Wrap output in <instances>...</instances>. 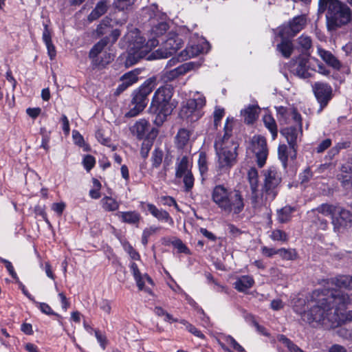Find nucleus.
Instances as JSON below:
<instances>
[{
    "instance_id": "obj_54",
    "label": "nucleus",
    "mask_w": 352,
    "mask_h": 352,
    "mask_svg": "<svg viewBox=\"0 0 352 352\" xmlns=\"http://www.w3.org/2000/svg\"><path fill=\"white\" fill-rule=\"evenodd\" d=\"M168 30V24L164 22L160 23L157 26H155L152 29V32L155 35L163 34Z\"/></svg>"
},
{
    "instance_id": "obj_22",
    "label": "nucleus",
    "mask_w": 352,
    "mask_h": 352,
    "mask_svg": "<svg viewBox=\"0 0 352 352\" xmlns=\"http://www.w3.org/2000/svg\"><path fill=\"white\" fill-rule=\"evenodd\" d=\"M292 70L294 74L302 78H307L311 76L309 60L305 58H298L293 65Z\"/></svg>"
},
{
    "instance_id": "obj_46",
    "label": "nucleus",
    "mask_w": 352,
    "mask_h": 352,
    "mask_svg": "<svg viewBox=\"0 0 352 352\" xmlns=\"http://www.w3.org/2000/svg\"><path fill=\"white\" fill-rule=\"evenodd\" d=\"M154 312L158 316H164V320L166 322H173L177 321L176 319L173 318L170 314L167 313L160 307H155L154 309Z\"/></svg>"
},
{
    "instance_id": "obj_1",
    "label": "nucleus",
    "mask_w": 352,
    "mask_h": 352,
    "mask_svg": "<svg viewBox=\"0 0 352 352\" xmlns=\"http://www.w3.org/2000/svg\"><path fill=\"white\" fill-rule=\"evenodd\" d=\"M349 302L347 294L328 287L314 291L307 300H296L294 311L314 327L324 324L335 327L352 320V311L346 310Z\"/></svg>"
},
{
    "instance_id": "obj_21",
    "label": "nucleus",
    "mask_w": 352,
    "mask_h": 352,
    "mask_svg": "<svg viewBox=\"0 0 352 352\" xmlns=\"http://www.w3.org/2000/svg\"><path fill=\"white\" fill-rule=\"evenodd\" d=\"M142 206L145 205L148 211L158 221L168 223L170 226L173 225L174 221L168 212L166 210L158 209L154 204L150 203H142Z\"/></svg>"
},
{
    "instance_id": "obj_62",
    "label": "nucleus",
    "mask_w": 352,
    "mask_h": 352,
    "mask_svg": "<svg viewBox=\"0 0 352 352\" xmlns=\"http://www.w3.org/2000/svg\"><path fill=\"white\" fill-rule=\"evenodd\" d=\"M42 38L45 44L52 43V33L50 30L48 28L47 25H44V30L43 32Z\"/></svg>"
},
{
    "instance_id": "obj_5",
    "label": "nucleus",
    "mask_w": 352,
    "mask_h": 352,
    "mask_svg": "<svg viewBox=\"0 0 352 352\" xmlns=\"http://www.w3.org/2000/svg\"><path fill=\"white\" fill-rule=\"evenodd\" d=\"M319 7L328 8L326 17L329 30L352 22V10L342 1H319Z\"/></svg>"
},
{
    "instance_id": "obj_8",
    "label": "nucleus",
    "mask_w": 352,
    "mask_h": 352,
    "mask_svg": "<svg viewBox=\"0 0 352 352\" xmlns=\"http://www.w3.org/2000/svg\"><path fill=\"white\" fill-rule=\"evenodd\" d=\"M281 182L280 173L272 167L265 173L264 195L265 201H272L278 194V188Z\"/></svg>"
},
{
    "instance_id": "obj_63",
    "label": "nucleus",
    "mask_w": 352,
    "mask_h": 352,
    "mask_svg": "<svg viewBox=\"0 0 352 352\" xmlns=\"http://www.w3.org/2000/svg\"><path fill=\"white\" fill-rule=\"evenodd\" d=\"M65 204L64 202L54 203L52 205V210L54 211L58 215H61L65 208Z\"/></svg>"
},
{
    "instance_id": "obj_56",
    "label": "nucleus",
    "mask_w": 352,
    "mask_h": 352,
    "mask_svg": "<svg viewBox=\"0 0 352 352\" xmlns=\"http://www.w3.org/2000/svg\"><path fill=\"white\" fill-rule=\"evenodd\" d=\"M0 261L5 265L6 267L7 270L8 271L9 274H10V276L14 279L18 280L19 278H18L17 274L15 272L12 263L9 261L4 259V258H1Z\"/></svg>"
},
{
    "instance_id": "obj_23",
    "label": "nucleus",
    "mask_w": 352,
    "mask_h": 352,
    "mask_svg": "<svg viewBox=\"0 0 352 352\" xmlns=\"http://www.w3.org/2000/svg\"><path fill=\"white\" fill-rule=\"evenodd\" d=\"M140 72L137 69L129 72L124 74L121 78V84L118 86L117 91L120 93L131 86L138 80Z\"/></svg>"
},
{
    "instance_id": "obj_51",
    "label": "nucleus",
    "mask_w": 352,
    "mask_h": 352,
    "mask_svg": "<svg viewBox=\"0 0 352 352\" xmlns=\"http://www.w3.org/2000/svg\"><path fill=\"white\" fill-rule=\"evenodd\" d=\"M226 342L234 350L239 352H246L245 349L231 336H228L226 338Z\"/></svg>"
},
{
    "instance_id": "obj_24",
    "label": "nucleus",
    "mask_w": 352,
    "mask_h": 352,
    "mask_svg": "<svg viewBox=\"0 0 352 352\" xmlns=\"http://www.w3.org/2000/svg\"><path fill=\"white\" fill-rule=\"evenodd\" d=\"M338 179L344 186H352V160L342 165Z\"/></svg>"
},
{
    "instance_id": "obj_37",
    "label": "nucleus",
    "mask_w": 352,
    "mask_h": 352,
    "mask_svg": "<svg viewBox=\"0 0 352 352\" xmlns=\"http://www.w3.org/2000/svg\"><path fill=\"white\" fill-rule=\"evenodd\" d=\"M244 121L248 124L252 123L258 117V109L255 106H249L241 111Z\"/></svg>"
},
{
    "instance_id": "obj_52",
    "label": "nucleus",
    "mask_w": 352,
    "mask_h": 352,
    "mask_svg": "<svg viewBox=\"0 0 352 352\" xmlns=\"http://www.w3.org/2000/svg\"><path fill=\"white\" fill-rule=\"evenodd\" d=\"M152 147V142L149 140H145L142 144L140 151L141 155L145 158L148 156V154Z\"/></svg>"
},
{
    "instance_id": "obj_9",
    "label": "nucleus",
    "mask_w": 352,
    "mask_h": 352,
    "mask_svg": "<svg viewBox=\"0 0 352 352\" xmlns=\"http://www.w3.org/2000/svg\"><path fill=\"white\" fill-rule=\"evenodd\" d=\"M175 177L177 179H182L186 192L191 190L194 186L195 179L191 172V164L186 156L177 160Z\"/></svg>"
},
{
    "instance_id": "obj_44",
    "label": "nucleus",
    "mask_w": 352,
    "mask_h": 352,
    "mask_svg": "<svg viewBox=\"0 0 352 352\" xmlns=\"http://www.w3.org/2000/svg\"><path fill=\"white\" fill-rule=\"evenodd\" d=\"M287 146L285 144L280 145L278 148V158L281 161L284 168L287 166V162L288 160V151Z\"/></svg>"
},
{
    "instance_id": "obj_13",
    "label": "nucleus",
    "mask_w": 352,
    "mask_h": 352,
    "mask_svg": "<svg viewBox=\"0 0 352 352\" xmlns=\"http://www.w3.org/2000/svg\"><path fill=\"white\" fill-rule=\"evenodd\" d=\"M228 199L222 209L223 211L230 214H238L243 210L244 201L239 190H232Z\"/></svg>"
},
{
    "instance_id": "obj_34",
    "label": "nucleus",
    "mask_w": 352,
    "mask_h": 352,
    "mask_svg": "<svg viewBox=\"0 0 352 352\" xmlns=\"http://www.w3.org/2000/svg\"><path fill=\"white\" fill-rule=\"evenodd\" d=\"M280 38H282V41L277 45V50L283 56L288 58L293 51V45L291 41L288 39L289 37L284 36Z\"/></svg>"
},
{
    "instance_id": "obj_32",
    "label": "nucleus",
    "mask_w": 352,
    "mask_h": 352,
    "mask_svg": "<svg viewBox=\"0 0 352 352\" xmlns=\"http://www.w3.org/2000/svg\"><path fill=\"white\" fill-rule=\"evenodd\" d=\"M331 285H335L339 289L345 288L352 289V276L342 275L332 279L330 283Z\"/></svg>"
},
{
    "instance_id": "obj_2",
    "label": "nucleus",
    "mask_w": 352,
    "mask_h": 352,
    "mask_svg": "<svg viewBox=\"0 0 352 352\" xmlns=\"http://www.w3.org/2000/svg\"><path fill=\"white\" fill-rule=\"evenodd\" d=\"M124 40L128 43V56L125 62L126 66L135 64L142 58L149 60L166 58L176 53L183 44L178 36H170L166 41L163 47L151 52L157 46L159 41L156 38H151L145 43V39L137 29L129 31L124 36Z\"/></svg>"
},
{
    "instance_id": "obj_4",
    "label": "nucleus",
    "mask_w": 352,
    "mask_h": 352,
    "mask_svg": "<svg viewBox=\"0 0 352 352\" xmlns=\"http://www.w3.org/2000/svg\"><path fill=\"white\" fill-rule=\"evenodd\" d=\"M173 88L171 85H165L160 87L153 96L149 111L155 114L154 123L161 126L176 107L177 103L172 100Z\"/></svg>"
},
{
    "instance_id": "obj_14",
    "label": "nucleus",
    "mask_w": 352,
    "mask_h": 352,
    "mask_svg": "<svg viewBox=\"0 0 352 352\" xmlns=\"http://www.w3.org/2000/svg\"><path fill=\"white\" fill-rule=\"evenodd\" d=\"M252 151L254 153L258 165L262 167L267 156V148L265 138L261 135H255L252 140Z\"/></svg>"
},
{
    "instance_id": "obj_45",
    "label": "nucleus",
    "mask_w": 352,
    "mask_h": 352,
    "mask_svg": "<svg viewBox=\"0 0 352 352\" xmlns=\"http://www.w3.org/2000/svg\"><path fill=\"white\" fill-rule=\"evenodd\" d=\"M270 237L273 241L285 242L287 241V234L280 230H274L272 231Z\"/></svg>"
},
{
    "instance_id": "obj_6",
    "label": "nucleus",
    "mask_w": 352,
    "mask_h": 352,
    "mask_svg": "<svg viewBox=\"0 0 352 352\" xmlns=\"http://www.w3.org/2000/svg\"><path fill=\"white\" fill-rule=\"evenodd\" d=\"M155 86L156 79L150 78L133 91L129 110L125 114L126 117H135L145 109L148 103V96L152 92Z\"/></svg>"
},
{
    "instance_id": "obj_19",
    "label": "nucleus",
    "mask_w": 352,
    "mask_h": 352,
    "mask_svg": "<svg viewBox=\"0 0 352 352\" xmlns=\"http://www.w3.org/2000/svg\"><path fill=\"white\" fill-rule=\"evenodd\" d=\"M232 191L223 185H217L212 190V200L222 210Z\"/></svg>"
},
{
    "instance_id": "obj_50",
    "label": "nucleus",
    "mask_w": 352,
    "mask_h": 352,
    "mask_svg": "<svg viewBox=\"0 0 352 352\" xmlns=\"http://www.w3.org/2000/svg\"><path fill=\"white\" fill-rule=\"evenodd\" d=\"M82 164H83L85 168L87 171H89L94 166V165L96 164L95 158L90 155H87L84 157Z\"/></svg>"
},
{
    "instance_id": "obj_31",
    "label": "nucleus",
    "mask_w": 352,
    "mask_h": 352,
    "mask_svg": "<svg viewBox=\"0 0 352 352\" xmlns=\"http://www.w3.org/2000/svg\"><path fill=\"white\" fill-rule=\"evenodd\" d=\"M109 43V37H104L97 42L90 50L89 53V59L94 58L95 57L100 55L101 54L107 52L105 48Z\"/></svg>"
},
{
    "instance_id": "obj_47",
    "label": "nucleus",
    "mask_w": 352,
    "mask_h": 352,
    "mask_svg": "<svg viewBox=\"0 0 352 352\" xmlns=\"http://www.w3.org/2000/svg\"><path fill=\"white\" fill-rule=\"evenodd\" d=\"M199 169L201 175L206 173L208 170L206 155L204 153H199L198 160Z\"/></svg>"
},
{
    "instance_id": "obj_49",
    "label": "nucleus",
    "mask_w": 352,
    "mask_h": 352,
    "mask_svg": "<svg viewBox=\"0 0 352 352\" xmlns=\"http://www.w3.org/2000/svg\"><path fill=\"white\" fill-rule=\"evenodd\" d=\"M298 42L304 50H308L311 46V39L308 36L302 35L298 38Z\"/></svg>"
},
{
    "instance_id": "obj_25",
    "label": "nucleus",
    "mask_w": 352,
    "mask_h": 352,
    "mask_svg": "<svg viewBox=\"0 0 352 352\" xmlns=\"http://www.w3.org/2000/svg\"><path fill=\"white\" fill-rule=\"evenodd\" d=\"M130 269L136 281L137 285L140 290L144 289V285L146 280L150 284H153V280L148 276L146 274H141L136 263H131L130 265Z\"/></svg>"
},
{
    "instance_id": "obj_12",
    "label": "nucleus",
    "mask_w": 352,
    "mask_h": 352,
    "mask_svg": "<svg viewBox=\"0 0 352 352\" xmlns=\"http://www.w3.org/2000/svg\"><path fill=\"white\" fill-rule=\"evenodd\" d=\"M280 133L286 138L291 148L294 150V154L290 155V157L294 159L296 156L295 146L297 142L300 141L302 135V122L296 124L295 126H290L283 128L281 129Z\"/></svg>"
},
{
    "instance_id": "obj_55",
    "label": "nucleus",
    "mask_w": 352,
    "mask_h": 352,
    "mask_svg": "<svg viewBox=\"0 0 352 352\" xmlns=\"http://www.w3.org/2000/svg\"><path fill=\"white\" fill-rule=\"evenodd\" d=\"M111 20L108 18L104 19L102 22L98 26L96 29L97 34L98 35H103L107 32L105 30L109 25H110Z\"/></svg>"
},
{
    "instance_id": "obj_59",
    "label": "nucleus",
    "mask_w": 352,
    "mask_h": 352,
    "mask_svg": "<svg viewBox=\"0 0 352 352\" xmlns=\"http://www.w3.org/2000/svg\"><path fill=\"white\" fill-rule=\"evenodd\" d=\"M161 202L164 206H174L177 210H179L178 206L175 201V200L169 196H164L161 197Z\"/></svg>"
},
{
    "instance_id": "obj_17",
    "label": "nucleus",
    "mask_w": 352,
    "mask_h": 352,
    "mask_svg": "<svg viewBox=\"0 0 352 352\" xmlns=\"http://www.w3.org/2000/svg\"><path fill=\"white\" fill-rule=\"evenodd\" d=\"M332 224L337 232L350 228L352 226V213L340 207L337 215L333 217Z\"/></svg>"
},
{
    "instance_id": "obj_15",
    "label": "nucleus",
    "mask_w": 352,
    "mask_h": 352,
    "mask_svg": "<svg viewBox=\"0 0 352 352\" xmlns=\"http://www.w3.org/2000/svg\"><path fill=\"white\" fill-rule=\"evenodd\" d=\"M278 119L280 124H292L302 122L301 116L294 108L284 107L283 106L276 107Z\"/></svg>"
},
{
    "instance_id": "obj_11",
    "label": "nucleus",
    "mask_w": 352,
    "mask_h": 352,
    "mask_svg": "<svg viewBox=\"0 0 352 352\" xmlns=\"http://www.w3.org/2000/svg\"><path fill=\"white\" fill-rule=\"evenodd\" d=\"M339 208V206L336 205L322 204L316 208L313 209L309 213L316 214L318 221L316 223L318 225L320 228L325 230L327 228L328 222L326 220L320 219L319 214L324 217H330L331 218V222H333V217L337 215Z\"/></svg>"
},
{
    "instance_id": "obj_40",
    "label": "nucleus",
    "mask_w": 352,
    "mask_h": 352,
    "mask_svg": "<svg viewBox=\"0 0 352 352\" xmlns=\"http://www.w3.org/2000/svg\"><path fill=\"white\" fill-rule=\"evenodd\" d=\"M278 340L287 347L289 352H304L301 349L283 335L278 337Z\"/></svg>"
},
{
    "instance_id": "obj_43",
    "label": "nucleus",
    "mask_w": 352,
    "mask_h": 352,
    "mask_svg": "<svg viewBox=\"0 0 352 352\" xmlns=\"http://www.w3.org/2000/svg\"><path fill=\"white\" fill-rule=\"evenodd\" d=\"M163 152L160 149H155L152 153L151 162L153 168H158L162 162Z\"/></svg>"
},
{
    "instance_id": "obj_3",
    "label": "nucleus",
    "mask_w": 352,
    "mask_h": 352,
    "mask_svg": "<svg viewBox=\"0 0 352 352\" xmlns=\"http://www.w3.org/2000/svg\"><path fill=\"white\" fill-rule=\"evenodd\" d=\"M232 129V123L228 118L225 126L224 133L218 135L214 142V148L217 155V167L222 172L228 171L236 163L237 144L230 140Z\"/></svg>"
},
{
    "instance_id": "obj_18",
    "label": "nucleus",
    "mask_w": 352,
    "mask_h": 352,
    "mask_svg": "<svg viewBox=\"0 0 352 352\" xmlns=\"http://www.w3.org/2000/svg\"><path fill=\"white\" fill-rule=\"evenodd\" d=\"M313 90L321 107L326 106L331 98V87L327 84L316 82L313 86Z\"/></svg>"
},
{
    "instance_id": "obj_33",
    "label": "nucleus",
    "mask_w": 352,
    "mask_h": 352,
    "mask_svg": "<svg viewBox=\"0 0 352 352\" xmlns=\"http://www.w3.org/2000/svg\"><path fill=\"white\" fill-rule=\"evenodd\" d=\"M254 279L250 276H243L239 278L234 283V287L239 292H245L254 285Z\"/></svg>"
},
{
    "instance_id": "obj_61",
    "label": "nucleus",
    "mask_w": 352,
    "mask_h": 352,
    "mask_svg": "<svg viewBox=\"0 0 352 352\" xmlns=\"http://www.w3.org/2000/svg\"><path fill=\"white\" fill-rule=\"evenodd\" d=\"M173 245L179 252L188 253L189 252L186 246L179 239H176L173 241Z\"/></svg>"
},
{
    "instance_id": "obj_41",
    "label": "nucleus",
    "mask_w": 352,
    "mask_h": 352,
    "mask_svg": "<svg viewBox=\"0 0 352 352\" xmlns=\"http://www.w3.org/2000/svg\"><path fill=\"white\" fill-rule=\"evenodd\" d=\"M190 138V133L186 129H180L177 135V142L179 146L182 147L185 146L188 142Z\"/></svg>"
},
{
    "instance_id": "obj_64",
    "label": "nucleus",
    "mask_w": 352,
    "mask_h": 352,
    "mask_svg": "<svg viewBox=\"0 0 352 352\" xmlns=\"http://www.w3.org/2000/svg\"><path fill=\"white\" fill-rule=\"evenodd\" d=\"M95 336L99 342L100 346L104 349L107 345V338L106 336L101 333L98 330L95 331Z\"/></svg>"
},
{
    "instance_id": "obj_7",
    "label": "nucleus",
    "mask_w": 352,
    "mask_h": 352,
    "mask_svg": "<svg viewBox=\"0 0 352 352\" xmlns=\"http://www.w3.org/2000/svg\"><path fill=\"white\" fill-rule=\"evenodd\" d=\"M205 104V97L197 92L195 94L193 98L188 100L182 104L179 116L182 119L190 122H195L201 117V109Z\"/></svg>"
},
{
    "instance_id": "obj_42",
    "label": "nucleus",
    "mask_w": 352,
    "mask_h": 352,
    "mask_svg": "<svg viewBox=\"0 0 352 352\" xmlns=\"http://www.w3.org/2000/svg\"><path fill=\"white\" fill-rule=\"evenodd\" d=\"M277 254H279L285 260H294L296 258V253L292 249H278L277 250Z\"/></svg>"
},
{
    "instance_id": "obj_29",
    "label": "nucleus",
    "mask_w": 352,
    "mask_h": 352,
    "mask_svg": "<svg viewBox=\"0 0 352 352\" xmlns=\"http://www.w3.org/2000/svg\"><path fill=\"white\" fill-rule=\"evenodd\" d=\"M116 216L122 221V222L133 225L138 224L141 219L140 214L135 210L118 212L116 214Z\"/></svg>"
},
{
    "instance_id": "obj_58",
    "label": "nucleus",
    "mask_w": 352,
    "mask_h": 352,
    "mask_svg": "<svg viewBox=\"0 0 352 352\" xmlns=\"http://www.w3.org/2000/svg\"><path fill=\"white\" fill-rule=\"evenodd\" d=\"M96 137L98 142H100L101 144L107 146H110V139L109 138L104 137L102 131L98 130L96 133Z\"/></svg>"
},
{
    "instance_id": "obj_60",
    "label": "nucleus",
    "mask_w": 352,
    "mask_h": 352,
    "mask_svg": "<svg viewBox=\"0 0 352 352\" xmlns=\"http://www.w3.org/2000/svg\"><path fill=\"white\" fill-rule=\"evenodd\" d=\"M331 145V139H325L323 141H322L318 146L316 147V151L318 153H322L326 149L330 147Z\"/></svg>"
},
{
    "instance_id": "obj_39",
    "label": "nucleus",
    "mask_w": 352,
    "mask_h": 352,
    "mask_svg": "<svg viewBox=\"0 0 352 352\" xmlns=\"http://www.w3.org/2000/svg\"><path fill=\"white\" fill-rule=\"evenodd\" d=\"M294 211V208L290 206H285L278 211V220L280 223H285L291 218L292 213Z\"/></svg>"
},
{
    "instance_id": "obj_53",
    "label": "nucleus",
    "mask_w": 352,
    "mask_h": 352,
    "mask_svg": "<svg viewBox=\"0 0 352 352\" xmlns=\"http://www.w3.org/2000/svg\"><path fill=\"white\" fill-rule=\"evenodd\" d=\"M36 307L45 314L47 315H54V312L52 311V308L45 302H38L36 301L34 302Z\"/></svg>"
},
{
    "instance_id": "obj_30",
    "label": "nucleus",
    "mask_w": 352,
    "mask_h": 352,
    "mask_svg": "<svg viewBox=\"0 0 352 352\" xmlns=\"http://www.w3.org/2000/svg\"><path fill=\"white\" fill-rule=\"evenodd\" d=\"M150 124L148 121L145 119H141L136 122L135 124L132 126L131 131L138 138L142 139L146 133L148 131Z\"/></svg>"
},
{
    "instance_id": "obj_10",
    "label": "nucleus",
    "mask_w": 352,
    "mask_h": 352,
    "mask_svg": "<svg viewBox=\"0 0 352 352\" xmlns=\"http://www.w3.org/2000/svg\"><path fill=\"white\" fill-rule=\"evenodd\" d=\"M307 24V18L305 15L297 16L288 24L283 25L278 30V36L280 37H294L297 33L301 31Z\"/></svg>"
},
{
    "instance_id": "obj_26",
    "label": "nucleus",
    "mask_w": 352,
    "mask_h": 352,
    "mask_svg": "<svg viewBox=\"0 0 352 352\" xmlns=\"http://www.w3.org/2000/svg\"><path fill=\"white\" fill-rule=\"evenodd\" d=\"M90 60L93 68L102 69L113 60V56L111 53L104 52L100 55Z\"/></svg>"
},
{
    "instance_id": "obj_16",
    "label": "nucleus",
    "mask_w": 352,
    "mask_h": 352,
    "mask_svg": "<svg viewBox=\"0 0 352 352\" xmlns=\"http://www.w3.org/2000/svg\"><path fill=\"white\" fill-rule=\"evenodd\" d=\"M210 50L209 43L204 38L199 40L197 44L191 43L179 54L182 60L193 58L200 53H207Z\"/></svg>"
},
{
    "instance_id": "obj_28",
    "label": "nucleus",
    "mask_w": 352,
    "mask_h": 352,
    "mask_svg": "<svg viewBox=\"0 0 352 352\" xmlns=\"http://www.w3.org/2000/svg\"><path fill=\"white\" fill-rule=\"evenodd\" d=\"M252 190V204L254 208H258L265 202L263 201V196L261 197H258V177L254 178L248 180Z\"/></svg>"
},
{
    "instance_id": "obj_35",
    "label": "nucleus",
    "mask_w": 352,
    "mask_h": 352,
    "mask_svg": "<svg viewBox=\"0 0 352 352\" xmlns=\"http://www.w3.org/2000/svg\"><path fill=\"white\" fill-rule=\"evenodd\" d=\"M102 208L107 212L116 211L119 209L120 204L111 197L105 196L100 200Z\"/></svg>"
},
{
    "instance_id": "obj_36",
    "label": "nucleus",
    "mask_w": 352,
    "mask_h": 352,
    "mask_svg": "<svg viewBox=\"0 0 352 352\" xmlns=\"http://www.w3.org/2000/svg\"><path fill=\"white\" fill-rule=\"evenodd\" d=\"M263 120L265 127L270 131L272 140H275L278 134L275 120L270 114H265L263 118Z\"/></svg>"
},
{
    "instance_id": "obj_27",
    "label": "nucleus",
    "mask_w": 352,
    "mask_h": 352,
    "mask_svg": "<svg viewBox=\"0 0 352 352\" xmlns=\"http://www.w3.org/2000/svg\"><path fill=\"white\" fill-rule=\"evenodd\" d=\"M318 54L320 57L329 66L336 69H339L341 67V63L338 58L332 54L330 52L318 48Z\"/></svg>"
},
{
    "instance_id": "obj_57",
    "label": "nucleus",
    "mask_w": 352,
    "mask_h": 352,
    "mask_svg": "<svg viewBox=\"0 0 352 352\" xmlns=\"http://www.w3.org/2000/svg\"><path fill=\"white\" fill-rule=\"evenodd\" d=\"M224 109L221 107H216L214 111V126L217 127L218 123L220 122L221 118L224 116Z\"/></svg>"
},
{
    "instance_id": "obj_20",
    "label": "nucleus",
    "mask_w": 352,
    "mask_h": 352,
    "mask_svg": "<svg viewBox=\"0 0 352 352\" xmlns=\"http://www.w3.org/2000/svg\"><path fill=\"white\" fill-rule=\"evenodd\" d=\"M199 65L195 62H188L179 65L178 67L166 71L164 76L167 80H173L181 75L185 74L188 71L197 69Z\"/></svg>"
},
{
    "instance_id": "obj_48",
    "label": "nucleus",
    "mask_w": 352,
    "mask_h": 352,
    "mask_svg": "<svg viewBox=\"0 0 352 352\" xmlns=\"http://www.w3.org/2000/svg\"><path fill=\"white\" fill-rule=\"evenodd\" d=\"M123 248L126 252L130 257L133 260H139L140 259V254L133 248V247L127 242H124L122 243Z\"/></svg>"
},
{
    "instance_id": "obj_38",
    "label": "nucleus",
    "mask_w": 352,
    "mask_h": 352,
    "mask_svg": "<svg viewBox=\"0 0 352 352\" xmlns=\"http://www.w3.org/2000/svg\"><path fill=\"white\" fill-rule=\"evenodd\" d=\"M105 3L106 1H99L95 9L88 16L89 21H93L97 19L107 11V5Z\"/></svg>"
}]
</instances>
